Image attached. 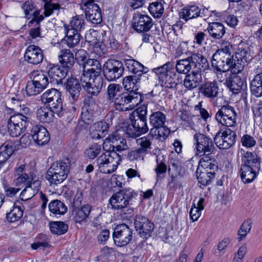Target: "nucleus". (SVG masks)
Wrapping results in <instances>:
<instances>
[{"mask_svg":"<svg viewBox=\"0 0 262 262\" xmlns=\"http://www.w3.org/2000/svg\"><path fill=\"white\" fill-rule=\"evenodd\" d=\"M181 165L178 161L171 159L168 166V173L171 177L169 183H172L174 178L179 174V170Z\"/></svg>","mask_w":262,"mask_h":262,"instance_id":"53","label":"nucleus"},{"mask_svg":"<svg viewBox=\"0 0 262 262\" xmlns=\"http://www.w3.org/2000/svg\"><path fill=\"white\" fill-rule=\"evenodd\" d=\"M121 137L118 132L114 133L111 136L105 139L103 147L104 150H111L113 149L114 145L117 146V144L119 141Z\"/></svg>","mask_w":262,"mask_h":262,"instance_id":"50","label":"nucleus"},{"mask_svg":"<svg viewBox=\"0 0 262 262\" xmlns=\"http://www.w3.org/2000/svg\"><path fill=\"white\" fill-rule=\"evenodd\" d=\"M68 71L58 65L49 68L48 74L51 83H58L67 76Z\"/></svg>","mask_w":262,"mask_h":262,"instance_id":"29","label":"nucleus"},{"mask_svg":"<svg viewBox=\"0 0 262 262\" xmlns=\"http://www.w3.org/2000/svg\"><path fill=\"white\" fill-rule=\"evenodd\" d=\"M89 54L86 51L83 49L78 50L75 53V59L78 62L82 64V67L84 64H86L85 62L88 60Z\"/></svg>","mask_w":262,"mask_h":262,"instance_id":"63","label":"nucleus"},{"mask_svg":"<svg viewBox=\"0 0 262 262\" xmlns=\"http://www.w3.org/2000/svg\"><path fill=\"white\" fill-rule=\"evenodd\" d=\"M143 101L142 96L138 92H125L120 94L113 103L115 108L120 112L133 110Z\"/></svg>","mask_w":262,"mask_h":262,"instance_id":"6","label":"nucleus"},{"mask_svg":"<svg viewBox=\"0 0 262 262\" xmlns=\"http://www.w3.org/2000/svg\"><path fill=\"white\" fill-rule=\"evenodd\" d=\"M26 90L29 96L36 95L43 91L33 80L27 82Z\"/></svg>","mask_w":262,"mask_h":262,"instance_id":"61","label":"nucleus"},{"mask_svg":"<svg viewBox=\"0 0 262 262\" xmlns=\"http://www.w3.org/2000/svg\"><path fill=\"white\" fill-rule=\"evenodd\" d=\"M242 154L241 177L245 183L253 181L256 177V171L260 169V158L255 153L249 151Z\"/></svg>","mask_w":262,"mask_h":262,"instance_id":"2","label":"nucleus"},{"mask_svg":"<svg viewBox=\"0 0 262 262\" xmlns=\"http://www.w3.org/2000/svg\"><path fill=\"white\" fill-rule=\"evenodd\" d=\"M153 70L158 75L159 81L162 86L174 89L181 81L172 63L169 62L162 66L155 68Z\"/></svg>","mask_w":262,"mask_h":262,"instance_id":"4","label":"nucleus"},{"mask_svg":"<svg viewBox=\"0 0 262 262\" xmlns=\"http://www.w3.org/2000/svg\"><path fill=\"white\" fill-rule=\"evenodd\" d=\"M119 85L117 84H110L107 89L106 94V101L107 103H114L116 99L121 94H119Z\"/></svg>","mask_w":262,"mask_h":262,"instance_id":"45","label":"nucleus"},{"mask_svg":"<svg viewBox=\"0 0 262 262\" xmlns=\"http://www.w3.org/2000/svg\"><path fill=\"white\" fill-rule=\"evenodd\" d=\"M41 101L48 103L51 110L58 116L63 115V105L60 93L55 89H51L46 91L41 97Z\"/></svg>","mask_w":262,"mask_h":262,"instance_id":"8","label":"nucleus"},{"mask_svg":"<svg viewBox=\"0 0 262 262\" xmlns=\"http://www.w3.org/2000/svg\"><path fill=\"white\" fill-rule=\"evenodd\" d=\"M43 19V17H40V19L35 20L31 19L28 23L29 27L31 29L30 30L29 34L32 39H35L37 37H40V23Z\"/></svg>","mask_w":262,"mask_h":262,"instance_id":"51","label":"nucleus"},{"mask_svg":"<svg viewBox=\"0 0 262 262\" xmlns=\"http://www.w3.org/2000/svg\"><path fill=\"white\" fill-rule=\"evenodd\" d=\"M125 66L129 72L133 74H137L138 73H146L149 70L147 67H144L142 64L135 59L129 58L124 60Z\"/></svg>","mask_w":262,"mask_h":262,"instance_id":"37","label":"nucleus"},{"mask_svg":"<svg viewBox=\"0 0 262 262\" xmlns=\"http://www.w3.org/2000/svg\"><path fill=\"white\" fill-rule=\"evenodd\" d=\"M49 209L53 214L59 215L65 214L68 210L66 205L58 200H53L50 203Z\"/></svg>","mask_w":262,"mask_h":262,"instance_id":"44","label":"nucleus"},{"mask_svg":"<svg viewBox=\"0 0 262 262\" xmlns=\"http://www.w3.org/2000/svg\"><path fill=\"white\" fill-rule=\"evenodd\" d=\"M169 133V130L165 125L158 127H152L149 134L152 138L161 141H164Z\"/></svg>","mask_w":262,"mask_h":262,"instance_id":"43","label":"nucleus"},{"mask_svg":"<svg viewBox=\"0 0 262 262\" xmlns=\"http://www.w3.org/2000/svg\"><path fill=\"white\" fill-rule=\"evenodd\" d=\"M195 145V155L199 157L212 155L214 146L211 138L206 135L196 133L193 136Z\"/></svg>","mask_w":262,"mask_h":262,"instance_id":"12","label":"nucleus"},{"mask_svg":"<svg viewBox=\"0 0 262 262\" xmlns=\"http://www.w3.org/2000/svg\"><path fill=\"white\" fill-rule=\"evenodd\" d=\"M55 114L51 109V107H41L38 108L36 113V117L41 122L49 123L53 118V114Z\"/></svg>","mask_w":262,"mask_h":262,"instance_id":"42","label":"nucleus"},{"mask_svg":"<svg viewBox=\"0 0 262 262\" xmlns=\"http://www.w3.org/2000/svg\"><path fill=\"white\" fill-rule=\"evenodd\" d=\"M135 194L132 189L124 188L114 193L109 202L113 209L119 211L121 214L130 216L134 213L130 202Z\"/></svg>","mask_w":262,"mask_h":262,"instance_id":"3","label":"nucleus"},{"mask_svg":"<svg viewBox=\"0 0 262 262\" xmlns=\"http://www.w3.org/2000/svg\"><path fill=\"white\" fill-rule=\"evenodd\" d=\"M249 57L247 50L239 45L232 56L212 59L211 63L217 71L226 72L230 71L233 74H237L243 71Z\"/></svg>","mask_w":262,"mask_h":262,"instance_id":"1","label":"nucleus"},{"mask_svg":"<svg viewBox=\"0 0 262 262\" xmlns=\"http://www.w3.org/2000/svg\"><path fill=\"white\" fill-rule=\"evenodd\" d=\"M96 160L100 172L111 173L115 171L121 161L120 156L115 151L105 150Z\"/></svg>","mask_w":262,"mask_h":262,"instance_id":"7","label":"nucleus"},{"mask_svg":"<svg viewBox=\"0 0 262 262\" xmlns=\"http://www.w3.org/2000/svg\"><path fill=\"white\" fill-rule=\"evenodd\" d=\"M81 75V85L84 90L90 96H97L102 90L103 79L102 76Z\"/></svg>","mask_w":262,"mask_h":262,"instance_id":"9","label":"nucleus"},{"mask_svg":"<svg viewBox=\"0 0 262 262\" xmlns=\"http://www.w3.org/2000/svg\"><path fill=\"white\" fill-rule=\"evenodd\" d=\"M108 127V124L105 121L95 123L90 128L91 138L96 139L103 138L107 133Z\"/></svg>","mask_w":262,"mask_h":262,"instance_id":"27","label":"nucleus"},{"mask_svg":"<svg viewBox=\"0 0 262 262\" xmlns=\"http://www.w3.org/2000/svg\"><path fill=\"white\" fill-rule=\"evenodd\" d=\"M251 229V222L250 220H246L243 222L238 231V240L241 241L246 236L247 234Z\"/></svg>","mask_w":262,"mask_h":262,"instance_id":"60","label":"nucleus"},{"mask_svg":"<svg viewBox=\"0 0 262 262\" xmlns=\"http://www.w3.org/2000/svg\"><path fill=\"white\" fill-rule=\"evenodd\" d=\"M215 173H211L206 171H201L197 179L200 183L203 185L209 184L215 177Z\"/></svg>","mask_w":262,"mask_h":262,"instance_id":"56","label":"nucleus"},{"mask_svg":"<svg viewBox=\"0 0 262 262\" xmlns=\"http://www.w3.org/2000/svg\"><path fill=\"white\" fill-rule=\"evenodd\" d=\"M166 117L161 112L157 111L152 113L149 117L150 124L152 127H158L165 125Z\"/></svg>","mask_w":262,"mask_h":262,"instance_id":"47","label":"nucleus"},{"mask_svg":"<svg viewBox=\"0 0 262 262\" xmlns=\"http://www.w3.org/2000/svg\"><path fill=\"white\" fill-rule=\"evenodd\" d=\"M64 29H71L75 32L80 33L85 28V21L82 16L76 15L70 21L69 26H64Z\"/></svg>","mask_w":262,"mask_h":262,"instance_id":"40","label":"nucleus"},{"mask_svg":"<svg viewBox=\"0 0 262 262\" xmlns=\"http://www.w3.org/2000/svg\"><path fill=\"white\" fill-rule=\"evenodd\" d=\"M67 90L69 92L73 100L76 101L78 99L80 92L81 90V85L79 80L73 77L69 78L65 84Z\"/></svg>","mask_w":262,"mask_h":262,"instance_id":"34","label":"nucleus"},{"mask_svg":"<svg viewBox=\"0 0 262 262\" xmlns=\"http://www.w3.org/2000/svg\"><path fill=\"white\" fill-rule=\"evenodd\" d=\"M202 81L201 72L193 71L191 74H187L185 76L183 84L186 88L191 90L198 87Z\"/></svg>","mask_w":262,"mask_h":262,"instance_id":"31","label":"nucleus"},{"mask_svg":"<svg viewBox=\"0 0 262 262\" xmlns=\"http://www.w3.org/2000/svg\"><path fill=\"white\" fill-rule=\"evenodd\" d=\"M180 18L185 21L198 17H203L201 10L196 5H187L183 8L179 12Z\"/></svg>","mask_w":262,"mask_h":262,"instance_id":"24","label":"nucleus"},{"mask_svg":"<svg viewBox=\"0 0 262 262\" xmlns=\"http://www.w3.org/2000/svg\"><path fill=\"white\" fill-rule=\"evenodd\" d=\"M70 171L68 162L57 161L52 163L46 174V179L50 184L58 185L64 181Z\"/></svg>","mask_w":262,"mask_h":262,"instance_id":"5","label":"nucleus"},{"mask_svg":"<svg viewBox=\"0 0 262 262\" xmlns=\"http://www.w3.org/2000/svg\"><path fill=\"white\" fill-rule=\"evenodd\" d=\"M94 108L88 106H83L81 113V119L85 124H91L94 120Z\"/></svg>","mask_w":262,"mask_h":262,"instance_id":"52","label":"nucleus"},{"mask_svg":"<svg viewBox=\"0 0 262 262\" xmlns=\"http://www.w3.org/2000/svg\"><path fill=\"white\" fill-rule=\"evenodd\" d=\"M15 147L12 141H6L0 147V161L5 162L13 155Z\"/></svg>","mask_w":262,"mask_h":262,"instance_id":"39","label":"nucleus"},{"mask_svg":"<svg viewBox=\"0 0 262 262\" xmlns=\"http://www.w3.org/2000/svg\"><path fill=\"white\" fill-rule=\"evenodd\" d=\"M91 210L92 206L89 204L84 205L81 208H75L72 212L73 220L76 223H81L86 220Z\"/></svg>","mask_w":262,"mask_h":262,"instance_id":"30","label":"nucleus"},{"mask_svg":"<svg viewBox=\"0 0 262 262\" xmlns=\"http://www.w3.org/2000/svg\"><path fill=\"white\" fill-rule=\"evenodd\" d=\"M207 30L210 36L215 39H221L226 33V29L220 22H212L208 24Z\"/></svg>","mask_w":262,"mask_h":262,"instance_id":"33","label":"nucleus"},{"mask_svg":"<svg viewBox=\"0 0 262 262\" xmlns=\"http://www.w3.org/2000/svg\"><path fill=\"white\" fill-rule=\"evenodd\" d=\"M40 186V182L38 180H34L31 184L27 185L20 194V199L26 201L32 198L38 193Z\"/></svg>","mask_w":262,"mask_h":262,"instance_id":"32","label":"nucleus"},{"mask_svg":"<svg viewBox=\"0 0 262 262\" xmlns=\"http://www.w3.org/2000/svg\"><path fill=\"white\" fill-rule=\"evenodd\" d=\"M199 94L205 98L213 99L219 93V87L216 81L206 82L201 84L199 89Z\"/></svg>","mask_w":262,"mask_h":262,"instance_id":"22","label":"nucleus"},{"mask_svg":"<svg viewBox=\"0 0 262 262\" xmlns=\"http://www.w3.org/2000/svg\"><path fill=\"white\" fill-rule=\"evenodd\" d=\"M152 25V19L147 15L137 13L133 16L132 26L137 32H147Z\"/></svg>","mask_w":262,"mask_h":262,"instance_id":"19","label":"nucleus"},{"mask_svg":"<svg viewBox=\"0 0 262 262\" xmlns=\"http://www.w3.org/2000/svg\"><path fill=\"white\" fill-rule=\"evenodd\" d=\"M199 167L203 168V170L213 173H215L217 170L216 163L211 155L202 156L199 161Z\"/></svg>","mask_w":262,"mask_h":262,"instance_id":"36","label":"nucleus"},{"mask_svg":"<svg viewBox=\"0 0 262 262\" xmlns=\"http://www.w3.org/2000/svg\"><path fill=\"white\" fill-rule=\"evenodd\" d=\"M31 137L35 143L43 145L48 143L50 136L47 129L41 125H36L31 129Z\"/></svg>","mask_w":262,"mask_h":262,"instance_id":"21","label":"nucleus"},{"mask_svg":"<svg viewBox=\"0 0 262 262\" xmlns=\"http://www.w3.org/2000/svg\"><path fill=\"white\" fill-rule=\"evenodd\" d=\"M43 57V51L38 46L35 45L29 46L24 54L25 61L33 65L42 62Z\"/></svg>","mask_w":262,"mask_h":262,"instance_id":"20","label":"nucleus"},{"mask_svg":"<svg viewBox=\"0 0 262 262\" xmlns=\"http://www.w3.org/2000/svg\"><path fill=\"white\" fill-rule=\"evenodd\" d=\"M251 94L257 98L262 97V72L255 75L250 81Z\"/></svg>","mask_w":262,"mask_h":262,"instance_id":"38","label":"nucleus"},{"mask_svg":"<svg viewBox=\"0 0 262 262\" xmlns=\"http://www.w3.org/2000/svg\"><path fill=\"white\" fill-rule=\"evenodd\" d=\"M133 237L132 230L126 224L117 225L114 229L113 238L117 246L122 247L127 245Z\"/></svg>","mask_w":262,"mask_h":262,"instance_id":"16","label":"nucleus"},{"mask_svg":"<svg viewBox=\"0 0 262 262\" xmlns=\"http://www.w3.org/2000/svg\"><path fill=\"white\" fill-rule=\"evenodd\" d=\"M237 114L233 107L223 105L216 112L215 119L222 126L233 127L236 125Z\"/></svg>","mask_w":262,"mask_h":262,"instance_id":"11","label":"nucleus"},{"mask_svg":"<svg viewBox=\"0 0 262 262\" xmlns=\"http://www.w3.org/2000/svg\"><path fill=\"white\" fill-rule=\"evenodd\" d=\"M33 80L43 90L47 87L49 83L48 76L42 71L35 73Z\"/></svg>","mask_w":262,"mask_h":262,"instance_id":"54","label":"nucleus"},{"mask_svg":"<svg viewBox=\"0 0 262 262\" xmlns=\"http://www.w3.org/2000/svg\"><path fill=\"white\" fill-rule=\"evenodd\" d=\"M225 84L234 94H238L241 91L247 89L246 80L236 74L230 75L226 78Z\"/></svg>","mask_w":262,"mask_h":262,"instance_id":"23","label":"nucleus"},{"mask_svg":"<svg viewBox=\"0 0 262 262\" xmlns=\"http://www.w3.org/2000/svg\"><path fill=\"white\" fill-rule=\"evenodd\" d=\"M101 151V145L94 144L85 150L84 155L89 159H94L100 153Z\"/></svg>","mask_w":262,"mask_h":262,"instance_id":"58","label":"nucleus"},{"mask_svg":"<svg viewBox=\"0 0 262 262\" xmlns=\"http://www.w3.org/2000/svg\"><path fill=\"white\" fill-rule=\"evenodd\" d=\"M51 231L57 235H62L66 233L68 230V225L61 221L53 222L50 223Z\"/></svg>","mask_w":262,"mask_h":262,"instance_id":"48","label":"nucleus"},{"mask_svg":"<svg viewBox=\"0 0 262 262\" xmlns=\"http://www.w3.org/2000/svg\"><path fill=\"white\" fill-rule=\"evenodd\" d=\"M29 118L21 113L12 115L8 121V129L9 134L13 137L19 136L24 133L29 123Z\"/></svg>","mask_w":262,"mask_h":262,"instance_id":"10","label":"nucleus"},{"mask_svg":"<svg viewBox=\"0 0 262 262\" xmlns=\"http://www.w3.org/2000/svg\"><path fill=\"white\" fill-rule=\"evenodd\" d=\"M123 63L118 60L109 59L103 65V72L105 78L110 81L120 78L124 72Z\"/></svg>","mask_w":262,"mask_h":262,"instance_id":"13","label":"nucleus"},{"mask_svg":"<svg viewBox=\"0 0 262 262\" xmlns=\"http://www.w3.org/2000/svg\"><path fill=\"white\" fill-rule=\"evenodd\" d=\"M148 10L150 13L155 17H160L164 12L163 5L160 2H155L150 4L148 6Z\"/></svg>","mask_w":262,"mask_h":262,"instance_id":"57","label":"nucleus"},{"mask_svg":"<svg viewBox=\"0 0 262 262\" xmlns=\"http://www.w3.org/2000/svg\"><path fill=\"white\" fill-rule=\"evenodd\" d=\"M23 215V211L20 207L14 206L10 212L7 214V220L10 222H15L19 220Z\"/></svg>","mask_w":262,"mask_h":262,"instance_id":"55","label":"nucleus"},{"mask_svg":"<svg viewBox=\"0 0 262 262\" xmlns=\"http://www.w3.org/2000/svg\"><path fill=\"white\" fill-rule=\"evenodd\" d=\"M191 61L189 57L184 59H181L177 61L175 69L177 72L180 74H187L191 69Z\"/></svg>","mask_w":262,"mask_h":262,"instance_id":"49","label":"nucleus"},{"mask_svg":"<svg viewBox=\"0 0 262 262\" xmlns=\"http://www.w3.org/2000/svg\"><path fill=\"white\" fill-rule=\"evenodd\" d=\"M189 59L191 61L192 66H194L196 71L201 72L202 71H204L209 67V63L207 59L200 53L192 54L189 57Z\"/></svg>","mask_w":262,"mask_h":262,"instance_id":"35","label":"nucleus"},{"mask_svg":"<svg viewBox=\"0 0 262 262\" xmlns=\"http://www.w3.org/2000/svg\"><path fill=\"white\" fill-rule=\"evenodd\" d=\"M66 33L65 41L69 48H74L78 45L80 40L81 36L79 33L75 32L71 29H64Z\"/></svg>","mask_w":262,"mask_h":262,"instance_id":"41","label":"nucleus"},{"mask_svg":"<svg viewBox=\"0 0 262 262\" xmlns=\"http://www.w3.org/2000/svg\"><path fill=\"white\" fill-rule=\"evenodd\" d=\"M82 67L81 75L101 76V65L96 59H88Z\"/></svg>","mask_w":262,"mask_h":262,"instance_id":"26","label":"nucleus"},{"mask_svg":"<svg viewBox=\"0 0 262 262\" xmlns=\"http://www.w3.org/2000/svg\"><path fill=\"white\" fill-rule=\"evenodd\" d=\"M82 4L85 8V15L87 20L93 24H99L102 20L101 10L94 0H83Z\"/></svg>","mask_w":262,"mask_h":262,"instance_id":"18","label":"nucleus"},{"mask_svg":"<svg viewBox=\"0 0 262 262\" xmlns=\"http://www.w3.org/2000/svg\"><path fill=\"white\" fill-rule=\"evenodd\" d=\"M241 143L243 146L250 148L254 147L256 145V141L253 137L246 134L242 136Z\"/></svg>","mask_w":262,"mask_h":262,"instance_id":"62","label":"nucleus"},{"mask_svg":"<svg viewBox=\"0 0 262 262\" xmlns=\"http://www.w3.org/2000/svg\"><path fill=\"white\" fill-rule=\"evenodd\" d=\"M33 178L32 176H29L27 173L20 174L16 179V184H25V185H28L33 182Z\"/></svg>","mask_w":262,"mask_h":262,"instance_id":"64","label":"nucleus"},{"mask_svg":"<svg viewBox=\"0 0 262 262\" xmlns=\"http://www.w3.org/2000/svg\"><path fill=\"white\" fill-rule=\"evenodd\" d=\"M166 160L163 156H157L156 159L157 166L155 169L157 180L162 179L167 171Z\"/></svg>","mask_w":262,"mask_h":262,"instance_id":"46","label":"nucleus"},{"mask_svg":"<svg viewBox=\"0 0 262 262\" xmlns=\"http://www.w3.org/2000/svg\"><path fill=\"white\" fill-rule=\"evenodd\" d=\"M137 145L139 149L144 154L151 148V142L147 137H143L137 140Z\"/></svg>","mask_w":262,"mask_h":262,"instance_id":"59","label":"nucleus"},{"mask_svg":"<svg viewBox=\"0 0 262 262\" xmlns=\"http://www.w3.org/2000/svg\"><path fill=\"white\" fill-rule=\"evenodd\" d=\"M141 73L137 75H130L125 77L122 80V85L124 89L129 92H137L138 90L140 82Z\"/></svg>","mask_w":262,"mask_h":262,"instance_id":"28","label":"nucleus"},{"mask_svg":"<svg viewBox=\"0 0 262 262\" xmlns=\"http://www.w3.org/2000/svg\"><path fill=\"white\" fill-rule=\"evenodd\" d=\"M131 124L126 127V134L130 137H137L146 133L149 130L147 125L146 118H139L129 116Z\"/></svg>","mask_w":262,"mask_h":262,"instance_id":"14","label":"nucleus"},{"mask_svg":"<svg viewBox=\"0 0 262 262\" xmlns=\"http://www.w3.org/2000/svg\"><path fill=\"white\" fill-rule=\"evenodd\" d=\"M134 225L136 230L142 238L146 239L151 236L154 225L148 218L142 215H137L135 218Z\"/></svg>","mask_w":262,"mask_h":262,"instance_id":"17","label":"nucleus"},{"mask_svg":"<svg viewBox=\"0 0 262 262\" xmlns=\"http://www.w3.org/2000/svg\"><path fill=\"white\" fill-rule=\"evenodd\" d=\"M58 60L62 67L68 72L73 68L75 64V57L69 49L61 50L58 55Z\"/></svg>","mask_w":262,"mask_h":262,"instance_id":"25","label":"nucleus"},{"mask_svg":"<svg viewBox=\"0 0 262 262\" xmlns=\"http://www.w3.org/2000/svg\"><path fill=\"white\" fill-rule=\"evenodd\" d=\"M236 134L229 128L223 132L219 131L214 138V142L217 147L226 149L231 147L235 142Z\"/></svg>","mask_w":262,"mask_h":262,"instance_id":"15","label":"nucleus"}]
</instances>
